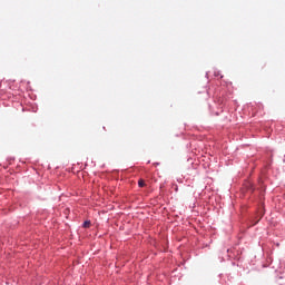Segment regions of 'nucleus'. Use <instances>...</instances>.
Instances as JSON below:
<instances>
[{"mask_svg": "<svg viewBox=\"0 0 285 285\" xmlns=\"http://www.w3.org/2000/svg\"><path fill=\"white\" fill-rule=\"evenodd\" d=\"M138 185H139V187H145L146 180L145 179H139Z\"/></svg>", "mask_w": 285, "mask_h": 285, "instance_id": "f257e3e1", "label": "nucleus"}, {"mask_svg": "<svg viewBox=\"0 0 285 285\" xmlns=\"http://www.w3.org/2000/svg\"><path fill=\"white\" fill-rule=\"evenodd\" d=\"M91 222H83V227H90Z\"/></svg>", "mask_w": 285, "mask_h": 285, "instance_id": "f03ea898", "label": "nucleus"}]
</instances>
